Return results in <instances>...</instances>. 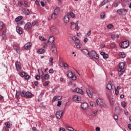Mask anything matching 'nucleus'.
<instances>
[{
	"label": "nucleus",
	"mask_w": 131,
	"mask_h": 131,
	"mask_svg": "<svg viewBox=\"0 0 131 131\" xmlns=\"http://www.w3.org/2000/svg\"><path fill=\"white\" fill-rule=\"evenodd\" d=\"M18 7H22V6H23V3L21 1H18Z\"/></svg>",
	"instance_id": "52"
},
{
	"label": "nucleus",
	"mask_w": 131,
	"mask_h": 131,
	"mask_svg": "<svg viewBox=\"0 0 131 131\" xmlns=\"http://www.w3.org/2000/svg\"><path fill=\"white\" fill-rule=\"evenodd\" d=\"M55 116L57 119H61L62 117V115H56Z\"/></svg>",
	"instance_id": "59"
},
{
	"label": "nucleus",
	"mask_w": 131,
	"mask_h": 131,
	"mask_svg": "<svg viewBox=\"0 0 131 131\" xmlns=\"http://www.w3.org/2000/svg\"><path fill=\"white\" fill-rule=\"evenodd\" d=\"M73 76V73H72V71H68V74H67V76L69 77V78H71L72 76Z\"/></svg>",
	"instance_id": "27"
},
{
	"label": "nucleus",
	"mask_w": 131,
	"mask_h": 131,
	"mask_svg": "<svg viewBox=\"0 0 131 131\" xmlns=\"http://www.w3.org/2000/svg\"><path fill=\"white\" fill-rule=\"evenodd\" d=\"M31 46H32V43H31V42H28L25 45L24 48L26 50H29V49L31 48Z\"/></svg>",
	"instance_id": "13"
},
{
	"label": "nucleus",
	"mask_w": 131,
	"mask_h": 131,
	"mask_svg": "<svg viewBox=\"0 0 131 131\" xmlns=\"http://www.w3.org/2000/svg\"><path fill=\"white\" fill-rule=\"evenodd\" d=\"M69 16L68 14L64 17L63 21L64 23H68L69 22Z\"/></svg>",
	"instance_id": "24"
},
{
	"label": "nucleus",
	"mask_w": 131,
	"mask_h": 131,
	"mask_svg": "<svg viewBox=\"0 0 131 131\" xmlns=\"http://www.w3.org/2000/svg\"><path fill=\"white\" fill-rule=\"evenodd\" d=\"M36 24H37V22H36V21H35V20H34L32 23V25H33V26H34L36 25Z\"/></svg>",
	"instance_id": "55"
},
{
	"label": "nucleus",
	"mask_w": 131,
	"mask_h": 131,
	"mask_svg": "<svg viewBox=\"0 0 131 131\" xmlns=\"http://www.w3.org/2000/svg\"><path fill=\"white\" fill-rule=\"evenodd\" d=\"M26 74L25 73V72H20V73H19V75H20V76H21V77H24V76H25V75H26Z\"/></svg>",
	"instance_id": "44"
},
{
	"label": "nucleus",
	"mask_w": 131,
	"mask_h": 131,
	"mask_svg": "<svg viewBox=\"0 0 131 131\" xmlns=\"http://www.w3.org/2000/svg\"><path fill=\"white\" fill-rule=\"evenodd\" d=\"M96 103L98 106H99L101 108H102V107H103L104 108L106 107V104L105 103V102H104V101H103V99H102L101 98L97 99L96 100Z\"/></svg>",
	"instance_id": "4"
},
{
	"label": "nucleus",
	"mask_w": 131,
	"mask_h": 131,
	"mask_svg": "<svg viewBox=\"0 0 131 131\" xmlns=\"http://www.w3.org/2000/svg\"><path fill=\"white\" fill-rule=\"evenodd\" d=\"M61 105H62V102L61 101H58V104H57V106L58 107H60V106H61Z\"/></svg>",
	"instance_id": "58"
},
{
	"label": "nucleus",
	"mask_w": 131,
	"mask_h": 131,
	"mask_svg": "<svg viewBox=\"0 0 131 131\" xmlns=\"http://www.w3.org/2000/svg\"><path fill=\"white\" fill-rule=\"evenodd\" d=\"M127 11L126 9L123 8L117 10V13L119 15H125Z\"/></svg>",
	"instance_id": "8"
},
{
	"label": "nucleus",
	"mask_w": 131,
	"mask_h": 131,
	"mask_svg": "<svg viewBox=\"0 0 131 131\" xmlns=\"http://www.w3.org/2000/svg\"><path fill=\"white\" fill-rule=\"evenodd\" d=\"M89 56H90L91 59H92V58H94V59H96V60H98V59H99V55H97V53L95 51H92L90 54L89 53Z\"/></svg>",
	"instance_id": "5"
},
{
	"label": "nucleus",
	"mask_w": 131,
	"mask_h": 131,
	"mask_svg": "<svg viewBox=\"0 0 131 131\" xmlns=\"http://www.w3.org/2000/svg\"><path fill=\"white\" fill-rule=\"evenodd\" d=\"M88 106L89 105H88V103H85V102L82 103L81 105V108H82V109H83L84 110H85V109H86V108H88Z\"/></svg>",
	"instance_id": "17"
},
{
	"label": "nucleus",
	"mask_w": 131,
	"mask_h": 131,
	"mask_svg": "<svg viewBox=\"0 0 131 131\" xmlns=\"http://www.w3.org/2000/svg\"><path fill=\"white\" fill-rule=\"evenodd\" d=\"M115 113L116 114H115V115H117V114L118 115H119L120 114V112H121V110H120V108H119V106H116L115 108Z\"/></svg>",
	"instance_id": "12"
},
{
	"label": "nucleus",
	"mask_w": 131,
	"mask_h": 131,
	"mask_svg": "<svg viewBox=\"0 0 131 131\" xmlns=\"http://www.w3.org/2000/svg\"><path fill=\"white\" fill-rule=\"evenodd\" d=\"M116 47V44H115V43H112L111 44V48L112 49H114V48H115Z\"/></svg>",
	"instance_id": "47"
},
{
	"label": "nucleus",
	"mask_w": 131,
	"mask_h": 131,
	"mask_svg": "<svg viewBox=\"0 0 131 131\" xmlns=\"http://www.w3.org/2000/svg\"><path fill=\"white\" fill-rule=\"evenodd\" d=\"M51 50L52 53L56 55V54H57V48H56V46H55V45H52L51 46Z\"/></svg>",
	"instance_id": "14"
},
{
	"label": "nucleus",
	"mask_w": 131,
	"mask_h": 131,
	"mask_svg": "<svg viewBox=\"0 0 131 131\" xmlns=\"http://www.w3.org/2000/svg\"><path fill=\"white\" fill-rule=\"evenodd\" d=\"M92 34V31L90 30L85 35L86 37H89Z\"/></svg>",
	"instance_id": "42"
},
{
	"label": "nucleus",
	"mask_w": 131,
	"mask_h": 131,
	"mask_svg": "<svg viewBox=\"0 0 131 131\" xmlns=\"http://www.w3.org/2000/svg\"><path fill=\"white\" fill-rule=\"evenodd\" d=\"M113 117L115 120H118V115H114Z\"/></svg>",
	"instance_id": "56"
},
{
	"label": "nucleus",
	"mask_w": 131,
	"mask_h": 131,
	"mask_svg": "<svg viewBox=\"0 0 131 131\" xmlns=\"http://www.w3.org/2000/svg\"><path fill=\"white\" fill-rule=\"evenodd\" d=\"M30 76L27 75L26 76H25V79H26L27 80H29V79H30Z\"/></svg>",
	"instance_id": "49"
},
{
	"label": "nucleus",
	"mask_w": 131,
	"mask_h": 131,
	"mask_svg": "<svg viewBox=\"0 0 131 131\" xmlns=\"http://www.w3.org/2000/svg\"><path fill=\"white\" fill-rule=\"evenodd\" d=\"M5 125L7 128H11V126H12V124H11L10 122H7L5 123Z\"/></svg>",
	"instance_id": "32"
},
{
	"label": "nucleus",
	"mask_w": 131,
	"mask_h": 131,
	"mask_svg": "<svg viewBox=\"0 0 131 131\" xmlns=\"http://www.w3.org/2000/svg\"><path fill=\"white\" fill-rule=\"evenodd\" d=\"M37 53L38 54H43V53H46V50L43 49H40L37 51Z\"/></svg>",
	"instance_id": "34"
},
{
	"label": "nucleus",
	"mask_w": 131,
	"mask_h": 131,
	"mask_svg": "<svg viewBox=\"0 0 131 131\" xmlns=\"http://www.w3.org/2000/svg\"><path fill=\"white\" fill-rule=\"evenodd\" d=\"M77 45L76 47H77V49H80V48H81V47H82V44L80 43V42L77 43Z\"/></svg>",
	"instance_id": "43"
},
{
	"label": "nucleus",
	"mask_w": 131,
	"mask_h": 131,
	"mask_svg": "<svg viewBox=\"0 0 131 131\" xmlns=\"http://www.w3.org/2000/svg\"><path fill=\"white\" fill-rule=\"evenodd\" d=\"M68 15L69 17H72V18H75V14L72 12H70L69 13H68Z\"/></svg>",
	"instance_id": "31"
},
{
	"label": "nucleus",
	"mask_w": 131,
	"mask_h": 131,
	"mask_svg": "<svg viewBox=\"0 0 131 131\" xmlns=\"http://www.w3.org/2000/svg\"><path fill=\"white\" fill-rule=\"evenodd\" d=\"M21 95V92H16L15 97L16 98H19V96Z\"/></svg>",
	"instance_id": "48"
},
{
	"label": "nucleus",
	"mask_w": 131,
	"mask_h": 131,
	"mask_svg": "<svg viewBox=\"0 0 131 131\" xmlns=\"http://www.w3.org/2000/svg\"><path fill=\"white\" fill-rule=\"evenodd\" d=\"M119 56L120 58H125V53H124V52H119Z\"/></svg>",
	"instance_id": "33"
},
{
	"label": "nucleus",
	"mask_w": 131,
	"mask_h": 131,
	"mask_svg": "<svg viewBox=\"0 0 131 131\" xmlns=\"http://www.w3.org/2000/svg\"><path fill=\"white\" fill-rule=\"evenodd\" d=\"M62 114H64V113H63V111H59L56 112L55 115H62Z\"/></svg>",
	"instance_id": "38"
},
{
	"label": "nucleus",
	"mask_w": 131,
	"mask_h": 131,
	"mask_svg": "<svg viewBox=\"0 0 131 131\" xmlns=\"http://www.w3.org/2000/svg\"><path fill=\"white\" fill-rule=\"evenodd\" d=\"M106 89L109 90H112V85L110 83L107 84L106 85Z\"/></svg>",
	"instance_id": "39"
},
{
	"label": "nucleus",
	"mask_w": 131,
	"mask_h": 131,
	"mask_svg": "<svg viewBox=\"0 0 131 131\" xmlns=\"http://www.w3.org/2000/svg\"><path fill=\"white\" fill-rule=\"evenodd\" d=\"M62 99V97L61 96H54L52 99V102H55L56 101H59V100H61Z\"/></svg>",
	"instance_id": "19"
},
{
	"label": "nucleus",
	"mask_w": 131,
	"mask_h": 131,
	"mask_svg": "<svg viewBox=\"0 0 131 131\" xmlns=\"http://www.w3.org/2000/svg\"><path fill=\"white\" fill-rule=\"evenodd\" d=\"M67 129H68V130H70V131L74 130V129H73V128H72V127H67Z\"/></svg>",
	"instance_id": "50"
},
{
	"label": "nucleus",
	"mask_w": 131,
	"mask_h": 131,
	"mask_svg": "<svg viewBox=\"0 0 131 131\" xmlns=\"http://www.w3.org/2000/svg\"><path fill=\"white\" fill-rule=\"evenodd\" d=\"M119 4H120V2H118L117 1H116L114 3V4H113V5L114 6V7H115V8H117V7H118Z\"/></svg>",
	"instance_id": "37"
},
{
	"label": "nucleus",
	"mask_w": 131,
	"mask_h": 131,
	"mask_svg": "<svg viewBox=\"0 0 131 131\" xmlns=\"http://www.w3.org/2000/svg\"><path fill=\"white\" fill-rule=\"evenodd\" d=\"M81 52L82 53H83L84 55H85V56H89L90 55V52L86 49H83V50H81Z\"/></svg>",
	"instance_id": "23"
},
{
	"label": "nucleus",
	"mask_w": 131,
	"mask_h": 131,
	"mask_svg": "<svg viewBox=\"0 0 131 131\" xmlns=\"http://www.w3.org/2000/svg\"><path fill=\"white\" fill-rule=\"evenodd\" d=\"M72 39L74 40V41H75V42H76V43H79V42H80L79 39L76 36H73L72 37Z\"/></svg>",
	"instance_id": "18"
},
{
	"label": "nucleus",
	"mask_w": 131,
	"mask_h": 131,
	"mask_svg": "<svg viewBox=\"0 0 131 131\" xmlns=\"http://www.w3.org/2000/svg\"><path fill=\"white\" fill-rule=\"evenodd\" d=\"M40 4H41V6L42 7H45V2L43 1H41L40 2Z\"/></svg>",
	"instance_id": "63"
},
{
	"label": "nucleus",
	"mask_w": 131,
	"mask_h": 131,
	"mask_svg": "<svg viewBox=\"0 0 131 131\" xmlns=\"http://www.w3.org/2000/svg\"><path fill=\"white\" fill-rule=\"evenodd\" d=\"M13 48L14 50H15V51H16V52L17 54H20V49L17 46L13 45Z\"/></svg>",
	"instance_id": "22"
},
{
	"label": "nucleus",
	"mask_w": 131,
	"mask_h": 131,
	"mask_svg": "<svg viewBox=\"0 0 131 131\" xmlns=\"http://www.w3.org/2000/svg\"><path fill=\"white\" fill-rule=\"evenodd\" d=\"M110 0H103L102 2L100 5V7H103L104 5H106L107 3H110Z\"/></svg>",
	"instance_id": "26"
},
{
	"label": "nucleus",
	"mask_w": 131,
	"mask_h": 131,
	"mask_svg": "<svg viewBox=\"0 0 131 131\" xmlns=\"http://www.w3.org/2000/svg\"><path fill=\"white\" fill-rule=\"evenodd\" d=\"M54 13L56 14L57 15H59V13H60V8L59 7H57L54 10Z\"/></svg>",
	"instance_id": "29"
},
{
	"label": "nucleus",
	"mask_w": 131,
	"mask_h": 131,
	"mask_svg": "<svg viewBox=\"0 0 131 131\" xmlns=\"http://www.w3.org/2000/svg\"><path fill=\"white\" fill-rule=\"evenodd\" d=\"M121 106L123 107V108H125L126 107V102L125 101H122L121 102Z\"/></svg>",
	"instance_id": "41"
},
{
	"label": "nucleus",
	"mask_w": 131,
	"mask_h": 131,
	"mask_svg": "<svg viewBox=\"0 0 131 131\" xmlns=\"http://www.w3.org/2000/svg\"><path fill=\"white\" fill-rule=\"evenodd\" d=\"M16 31L18 34H22L23 33V32L22 31V28H21L20 27H16Z\"/></svg>",
	"instance_id": "20"
},
{
	"label": "nucleus",
	"mask_w": 131,
	"mask_h": 131,
	"mask_svg": "<svg viewBox=\"0 0 131 131\" xmlns=\"http://www.w3.org/2000/svg\"><path fill=\"white\" fill-rule=\"evenodd\" d=\"M124 67H125V64L123 62H120L119 64V68L118 71L119 72V75H122V74L124 72Z\"/></svg>",
	"instance_id": "3"
},
{
	"label": "nucleus",
	"mask_w": 131,
	"mask_h": 131,
	"mask_svg": "<svg viewBox=\"0 0 131 131\" xmlns=\"http://www.w3.org/2000/svg\"><path fill=\"white\" fill-rule=\"evenodd\" d=\"M32 27V25H31V23H27L24 27L25 29H26V30H29V29H31V28Z\"/></svg>",
	"instance_id": "10"
},
{
	"label": "nucleus",
	"mask_w": 131,
	"mask_h": 131,
	"mask_svg": "<svg viewBox=\"0 0 131 131\" xmlns=\"http://www.w3.org/2000/svg\"><path fill=\"white\" fill-rule=\"evenodd\" d=\"M49 83L50 82L49 81H46L43 83V86H46L47 85H49Z\"/></svg>",
	"instance_id": "45"
},
{
	"label": "nucleus",
	"mask_w": 131,
	"mask_h": 131,
	"mask_svg": "<svg viewBox=\"0 0 131 131\" xmlns=\"http://www.w3.org/2000/svg\"><path fill=\"white\" fill-rule=\"evenodd\" d=\"M71 78H72V80H76V76H75L73 75Z\"/></svg>",
	"instance_id": "60"
},
{
	"label": "nucleus",
	"mask_w": 131,
	"mask_h": 131,
	"mask_svg": "<svg viewBox=\"0 0 131 131\" xmlns=\"http://www.w3.org/2000/svg\"><path fill=\"white\" fill-rule=\"evenodd\" d=\"M86 92L89 98H92L93 94H96V90L92 86H89L86 89Z\"/></svg>",
	"instance_id": "1"
},
{
	"label": "nucleus",
	"mask_w": 131,
	"mask_h": 131,
	"mask_svg": "<svg viewBox=\"0 0 131 131\" xmlns=\"http://www.w3.org/2000/svg\"><path fill=\"white\" fill-rule=\"evenodd\" d=\"M129 46V41L127 40L123 41L121 45V48H123V49H126L128 48Z\"/></svg>",
	"instance_id": "7"
},
{
	"label": "nucleus",
	"mask_w": 131,
	"mask_h": 131,
	"mask_svg": "<svg viewBox=\"0 0 131 131\" xmlns=\"http://www.w3.org/2000/svg\"><path fill=\"white\" fill-rule=\"evenodd\" d=\"M15 68L16 70L18 72H20L21 70H22V65L21 64V62H20V61H17L15 62Z\"/></svg>",
	"instance_id": "6"
},
{
	"label": "nucleus",
	"mask_w": 131,
	"mask_h": 131,
	"mask_svg": "<svg viewBox=\"0 0 131 131\" xmlns=\"http://www.w3.org/2000/svg\"><path fill=\"white\" fill-rule=\"evenodd\" d=\"M50 30L54 34H58L59 33V30H58L56 26H52L50 28Z\"/></svg>",
	"instance_id": "9"
},
{
	"label": "nucleus",
	"mask_w": 131,
	"mask_h": 131,
	"mask_svg": "<svg viewBox=\"0 0 131 131\" xmlns=\"http://www.w3.org/2000/svg\"><path fill=\"white\" fill-rule=\"evenodd\" d=\"M107 27L108 29H111L113 27V25H112L111 24H110V25L107 26Z\"/></svg>",
	"instance_id": "54"
},
{
	"label": "nucleus",
	"mask_w": 131,
	"mask_h": 131,
	"mask_svg": "<svg viewBox=\"0 0 131 131\" xmlns=\"http://www.w3.org/2000/svg\"><path fill=\"white\" fill-rule=\"evenodd\" d=\"M44 78L46 80H49V79H50V75H49V74H45L44 75Z\"/></svg>",
	"instance_id": "40"
},
{
	"label": "nucleus",
	"mask_w": 131,
	"mask_h": 131,
	"mask_svg": "<svg viewBox=\"0 0 131 131\" xmlns=\"http://www.w3.org/2000/svg\"><path fill=\"white\" fill-rule=\"evenodd\" d=\"M59 131H66V130L65 129V128L61 127L59 129Z\"/></svg>",
	"instance_id": "64"
},
{
	"label": "nucleus",
	"mask_w": 131,
	"mask_h": 131,
	"mask_svg": "<svg viewBox=\"0 0 131 131\" xmlns=\"http://www.w3.org/2000/svg\"><path fill=\"white\" fill-rule=\"evenodd\" d=\"M35 4L37 5V6H39V0H36L35 1Z\"/></svg>",
	"instance_id": "62"
},
{
	"label": "nucleus",
	"mask_w": 131,
	"mask_h": 131,
	"mask_svg": "<svg viewBox=\"0 0 131 131\" xmlns=\"http://www.w3.org/2000/svg\"><path fill=\"white\" fill-rule=\"evenodd\" d=\"M23 19V16H19L17 17H16L15 19V22H19L20 20H22Z\"/></svg>",
	"instance_id": "30"
},
{
	"label": "nucleus",
	"mask_w": 131,
	"mask_h": 131,
	"mask_svg": "<svg viewBox=\"0 0 131 131\" xmlns=\"http://www.w3.org/2000/svg\"><path fill=\"white\" fill-rule=\"evenodd\" d=\"M55 37L53 36H50L48 40V42H50V43H53Z\"/></svg>",
	"instance_id": "21"
},
{
	"label": "nucleus",
	"mask_w": 131,
	"mask_h": 131,
	"mask_svg": "<svg viewBox=\"0 0 131 131\" xmlns=\"http://www.w3.org/2000/svg\"><path fill=\"white\" fill-rule=\"evenodd\" d=\"M53 57H51L49 59V61L50 62V65L51 66H52L54 64L53 62Z\"/></svg>",
	"instance_id": "51"
},
{
	"label": "nucleus",
	"mask_w": 131,
	"mask_h": 131,
	"mask_svg": "<svg viewBox=\"0 0 131 131\" xmlns=\"http://www.w3.org/2000/svg\"><path fill=\"white\" fill-rule=\"evenodd\" d=\"M90 106H92V107H94L95 106V102L93 101L90 102Z\"/></svg>",
	"instance_id": "57"
},
{
	"label": "nucleus",
	"mask_w": 131,
	"mask_h": 131,
	"mask_svg": "<svg viewBox=\"0 0 131 131\" xmlns=\"http://www.w3.org/2000/svg\"><path fill=\"white\" fill-rule=\"evenodd\" d=\"M115 94L117 96L119 94V91H118V90H117V89H116L115 90Z\"/></svg>",
	"instance_id": "61"
},
{
	"label": "nucleus",
	"mask_w": 131,
	"mask_h": 131,
	"mask_svg": "<svg viewBox=\"0 0 131 131\" xmlns=\"http://www.w3.org/2000/svg\"><path fill=\"white\" fill-rule=\"evenodd\" d=\"M23 12L24 14L26 15H29V14H30V11H29V9L27 8H24L23 10Z\"/></svg>",
	"instance_id": "16"
},
{
	"label": "nucleus",
	"mask_w": 131,
	"mask_h": 131,
	"mask_svg": "<svg viewBox=\"0 0 131 131\" xmlns=\"http://www.w3.org/2000/svg\"><path fill=\"white\" fill-rule=\"evenodd\" d=\"M73 92L74 93H78L81 95H83V91L79 88H76L75 90H74Z\"/></svg>",
	"instance_id": "11"
},
{
	"label": "nucleus",
	"mask_w": 131,
	"mask_h": 131,
	"mask_svg": "<svg viewBox=\"0 0 131 131\" xmlns=\"http://www.w3.org/2000/svg\"><path fill=\"white\" fill-rule=\"evenodd\" d=\"M100 113L101 111L98 110H95L92 112V113H93V114H94V115H98L100 114Z\"/></svg>",
	"instance_id": "28"
},
{
	"label": "nucleus",
	"mask_w": 131,
	"mask_h": 131,
	"mask_svg": "<svg viewBox=\"0 0 131 131\" xmlns=\"http://www.w3.org/2000/svg\"><path fill=\"white\" fill-rule=\"evenodd\" d=\"M39 39L40 40H42L43 41H46V40H47V39H46L43 37L42 36H40L39 37Z\"/></svg>",
	"instance_id": "53"
},
{
	"label": "nucleus",
	"mask_w": 131,
	"mask_h": 131,
	"mask_svg": "<svg viewBox=\"0 0 131 131\" xmlns=\"http://www.w3.org/2000/svg\"><path fill=\"white\" fill-rule=\"evenodd\" d=\"M5 27V25H4V23L3 21H0V31L3 30V28Z\"/></svg>",
	"instance_id": "36"
},
{
	"label": "nucleus",
	"mask_w": 131,
	"mask_h": 131,
	"mask_svg": "<svg viewBox=\"0 0 131 131\" xmlns=\"http://www.w3.org/2000/svg\"><path fill=\"white\" fill-rule=\"evenodd\" d=\"M51 18L52 19H57V18H58V14L54 12L51 16Z\"/></svg>",
	"instance_id": "35"
},
{
	"label": "nucleus",
	"mask_w": 131,
	"mask_h": 131,
	"mask_svg": "<svg viewBox=\"0 0 131 131\" xmlns=\"http://www.w3.org/2000/svg\"><path fill=\"white\" fill-rule=\"evenodd\" d=\"M73 100L75 102H77L80 101V98L78 96L75 95L73 97Z\"/></svg>",
	"instance_id": "25"
},
{
	"label": "nucleus",
	"mask_w": 131,
	"mask_h": 131,
	"mask_svg": "<svg viewBox=\"0 0 131 131\" xmlns=\"http://www.w3.org/2000/svg\"><path fill=\"white\" fill-rule=\"evenodd\" d=\"M100 55L102 56L103 59H108L109 58V55L104 52H101Z\"/></svg>",
	"instance_id": "15"
},
{
	"label": "nucleus",
	"mask_w": 131,
	"mask_h": 131,
	"mask_svg": "<svg viewBox=\"0 0 131 131\" xmlns=\"http://www.w3.org/2000/svg\"><path fill=\"white\" fill-rule=\"evenodd\" d=\"M100 17L101 19H104V18H105V12H102Z\"/></svg>",
	"instance_id": "46"
},
{
	"label": "nucleus",
	"mask_w": 131,
	"mask_h": 131,
	"mask_svg": "<svg viewBox=\"0 0 131 131\" xmlns=\"http://www.w3.org/2000/svg\"><path fill=\"white\" fill-rule=\"evenodd\" d=\"M20 95L23 98H26L28 99H30V98H32V97H33V95L31 92L27 91L25 93V91L24 90L20 92Z\"/></svg>",
	"instance_id": "2"
}]
</instances>
